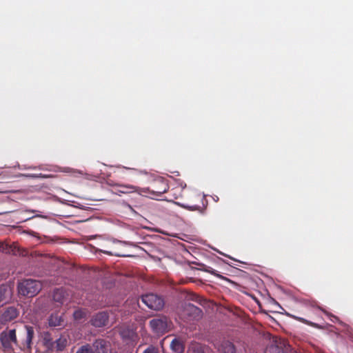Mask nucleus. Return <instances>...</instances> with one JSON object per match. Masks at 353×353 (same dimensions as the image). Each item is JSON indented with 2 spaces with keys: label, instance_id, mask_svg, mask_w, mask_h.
Listing matches in <instances>:
<instances>
[{
  "label": "nucleus",
  "instance_id": "f257e3e1",
  "mask_svg": "<svg viewBox=\"0 0 353 353\" xmlns=\"http://www.w3.org/2000/svg\"><path fill=\"white\" fill-rule=\"evenodd\" d=\"M18 326L8 327L0 333V349L3 353H15L14 346L19 344Z\"/></svg>",
  "mask_w": 353,
  "mask_h": 353
},
{
  "label": "nucleus",
  "instance_id": "f03ea898",
  "mask_svg": "<svg viewBox=\"0 0 353 353\" xmlns=\"http://www.w3.org/2000/svg\"><path fill=\"white\" fill-rule=\"evenodd\" d=\"M17 334L19 341L17 347L21 351L30 352L34 334V327L26 325L18 326Z\"/></svg>",
  "mask_w": 353,
  "mask_h": 353
},
{
  "label": "nucleus",
  "instance_id": "7ed1b4c3",
  "mask_svg": "<svg viewBox=\"0 0 353 353\" xmlns=\"http://www.w3.org/2000/svg\"><path fill=\"white\" fill-rule=\"evenodd\" d=\"M41 289V283L34 279H25L18 285L19 293L29 297L37 295Z\"/></svg>",
  "mask_w": 353,
  "mask_h": 353
},
{
  "label": "nucleus",
  "instance_id": "20e7f679",
  "mask_svg": "<svg viewBox=\"0 0 353 353\" xmlns=\"http://www.w3.org/2000/svg\"><path fill=\"white\" fill-rule=\"evenodd\" d=\"M169 189V185L167 181L162 178L158 177L153 180L151 183L150 186L141 189L142 194L150 193L159 196L165 192H167Z\"/></svg>",
  "mask_w": 353,
  "mask_h": 353
},
{
  "label": "nucleus",
  "instance_id": "39448f33",
  "mask_svg": "<svg viewBox=\"0 0 353 353\" xmlns=\"http://www.w3.org/2000/svg\"><path fill=\"white\" fill-rule=\"evenodd\" d=\"M152 332L157 335H163L169 331V321L166 316H158L150 321Z\"/></svg>",
  "mask_w": 353,
  "mask_h": 353
},
{
  "label": "nucleus",
  "instance_id": "423d86ee",
  "mask_svg": "<svg viewBox=\"0 0 353 353\" xmlns=\"http://www.w3.org/2000/svg\"><path fill=\"white\" fill-rule=\"evenodd\" d=\"M142 302L149 308L154 310H159L164 306L163 299L155 294H148L141 297Z\"/></svg>",
  "mask_w": 353,
  "mask_h": 353
},
{
  "label": "nucleus",
  "instance_id": "0eeeda50",
  "mask_svg": "<svg viewBox=\"0 0 353 353\" xmlns=\"http://www.w3.org/2000/svg\"><path fill=\"white\" fill-rule=\"evenodd\" d=\"M19 314V310L14 307L10 306L6 307L3 311L0 312V325H5L9 322L16 319Z\"/></svg>",
  "mask_w": 353,
  "mask_h": 353
},
{
  "label": "nucleus",
  "instance_id": "6e6552de",
  "mask_svg": "<svg viewBox=\"0 0 353 353\" xmlns=\"http://www.w3.org/2000/svg\"><path fill=\"white\" fill-rule=\"evenodd\" d=\"M203 314L202 310L192 303L185 304L182 315L189 320H196L201 318Z\"/></svg>",
  "mask_w": 353,
  "mask_h": 353
},
{
  "label": "nucleus",
  "instance_id": "1a4fd4ad",
  "mask_svg": "<svg viewBox=\"0 0 353 353\" xmlns=\"http://www.w3.org/2000/svg\"><path fill=\"white\" fill-rule=\"evenodd\" d=\"M108 184L110 185H115L119 188L118 192L122 194H129L132 192H138L140 194H142L141 189L139 187L130 185V184H123V183H112V182H108Z\"/></svg>",
  "mask_w": 353,
  "mask_h": 353
},
{
  "label": "nucleus",
  "instance_id": "9d476101",
  "mask_svg": "<svg viewBox=\"0 0 353 353\" xmlns=\"http://www.w3.org/2000/svg\"><path fill=\"white\" fill-rule=\"evenodd\" d=\"M108 314L105 312H101L96 314L91 319L92 325L97 327L105 326L108 322Z\"/></svg>",
  "mask_w": 353,
  "mask_h": 353
},
{
  "label": "nucleus",
  "instance_id": "9b49d317",
  "mask_svg": "<svg viewBox=\"0 0 353 353\" xmlns=\"http://www.w3.org/2000/svg\"><path fill=\"white\" fill-rule=\"evenodd\" d=\"M0 251H2L3 252H5L6 254H10L13 255L23 254V252L21 251L20 248L16 243H12V244H8L3 242L0 243Z\"/></svg>",
  "mask_w": 353,
  "mask_h": 353
},
{
  "label": "nucleus",
  "instance_id": "f8f14e48",
  "mask_svg": "<svg viewBox=\"0 0 353 353\" xmlns=\"http://www.w3.org/2000/svg\"><path fill=\"white\" fill-rule=\"evenodd\" d=\"M214 345L219 353H236L234 345L229 341H223Z\"/></svg>",
  "mask_w": 353,
  "mask_h": 353
},
{
  "label": "nucleus",
  "instance_id": "ddd939ff",
  "mask_svg": "<svg viewBox=\"0 0 353 353\" xmlns=\"http://www.w3.org/2000/svg\"><path fill=\"white\" fill-rule=\"evenodd\" d=\"M53 301L63 304L66 300L65 299V292L63 288L55 289L53 292L52 295Z\"/></svg>",
  "mask_w": 353,
  "mask_h": 353
},
{
  "label": "nucleus",
  "instance_id": "4468645a",
  "mask_svg": "<svg viewBox=\"0 0 353 353\" xmlns=\"http://www.w3.org/2000/svg\"><path fill=\"white\" fill-rule=\"evenodd\" d=\"M185 186L186 185L173 188L170 190H168V192L174 199H181L183 197V190Z\"/></svg>",
  "mask_w": 353,
  "mask_h": 353
},
{
  "label": "nucleus",
  "instance_id": "2eb2a0df",
  "mask_svg": "<svg viewBox=\"0 0 353 353\" xmlns=\"http://www.w3.org/2000/svg\"><path fill=\"white\" fill-rule=\"evenodd\" d=\"M10 291L6 285L0 286V304H3L10 299Z\"/></svg>",
  "mask_w": 353,
  "mask_h": 353
},
{
  "label": "nucleus",
  "instance_id": "dca6fc26",
  "mask_svg": "<svg viewBox=\"0 0 353 353\" xmlns=\"http://www.w3.org/2000/svg\"><path fill=\"white\" fill-rule=\"evenodd\" d=\"M172 350L176 353H183L184 352V345L183 342L178 339H174L170 344Z\"/></svg>",
  "mask_w": 353,
  "mask_h": 353
},
{
  "label": "nucleus",
  "instance_id": "f3484780",
  "mask_svg": "<svg viewBox=\"0 0 353 353\" xmlns=\"http://www.w3.org/2000/svg\"><path fill=\"white\" fill-rule=\"evenodd\" d=\"M42 343L48 350H54V341H53L50 334L46 333L44 334Z\"/></svg>",
  "mask_w": 353,
  "mask_h": 353
},
{
  "label": "nucleus",
  "instance_id": "a211bd4d",
  "mask_svg": "<svg viewBox=\"0 0 353 353\" xmlns=\"http://www.w3.org/2000/svg\"><path fill=\"white\" fill-rule=\"evenodd\" d=\"M63 319L57 313L52 314L48 319V324L50 326L56 327L61 325Z\"/></svg>",
  "mask_w": 353,
  "mask_h": 353
},
{
  "label": "nucleus",
  "instance_id": "6ab92c4d",
  "mask_svg": "<svg viewBox=\"0 0 353 353\" xmlns=\"http://www.w3.org/2000/svg\"><path fill=\"white\" fill-rule=\"evenodd\" d=\"M190 350L194 353H205L206 347L205 345L198 343V342H192L189 346Z\"/></svg>",
  "mask_w": 353,
  "mask_h": 353
},
{
  "label": "nucleus",
  "instance_id": "aec40b11",
  "mask_svg": "<svg viewBox=\"0 0 353 353\" xmlns=\"http://www.w3.org/2000/svg\"><path fill=\"white\" fill-rule=\"evenodd\" d=\"M68 341L65 337H59L54 341V349L57 351H62L66 347Z\"/></svg>",
  "mask_w": 353,
  "mask_h": 353
},
{
  "label": "nucleus",
  "instance_id": "412c9836",
  "mask_svg": "<svg viewBox=\"0 0 353 353\" xmlns=\"http://www.w3.org/2000/svg\"><path fill=\"white\" fill-rule=\"evenodd\" d=\"M265 353H285L281 347L276 344L268 345Z\"/></svg>",
  "mask_w": 353,
  "mask_h": 353
},
{
  "label": "nucleus",
  "instance_id": "4be33fe9",
  "mask_svg": "<svg viewBox=\"0 0 353 353\" xmlns=\"http://www.w3.org/2000/svg\"><path fill=\"white\" fill-rule=\"evenodd\" d=\"M76 353H94V350L90 344H85L81 346Z\"/></svg>",
  "mask_w": 353,
  "mask_h": 353
},
{
  "label": "nucleus",
  "instance_id": "5701e85b",
  "mask_svg": "<svg viewBox=\"0 0 353 353\" xmlns=\"http://www.w3.org/2000/svg\"><path fill=\"white\" fill-rule=\"evenodd\" d=\"M294 319H296V320H298L299 321L301 322V323H303L305 324H307L308 325H310V326H312L314 327H316V328H319L320 326L315 323H312L311 321H309L302 317H298V316H294Z\"/></svg>",
  "mask_w": 353,
  "mask_h": 353
},
{
  "label": "nucleus",
  "instance_id": "b1692460",
  "mask_svg": "<svg viewBox=\"0 0 353 353\" xmlns=\"http://www.w3.org/2000/svg\"><path fill=\"white\" fill-rule=\"evenodd\" d=\"M181 205L182 207H183L184 208L190 210H192V211L198 210V211H199L201 213H203V211H204V208H201V207H200L199 205H188L181 204Z\"/></svg>",
  "mask_w": 353,
  "mask_h": 353
},
{
  "label": "nucleus",
  "instance_id": "393cba45",
  "mask_svg": "<svg viewBox=\"0 0 353 353\" xmlns=\"http://www.w3.org/2000/svg\"><path fill=\"white\" fill-rule=\"evenodd\" d=\"M85 316V313L82 310H77L74 311V312L73 314V316L75 320H81L83 318H84Z\"/></svg>",
  "mask_w": 353,
  "mask_h": 353
},
{
  "label": "nucleus",
  "instance_id": "a878e982",
  "mask_svg": "<svg viewBox=\"0 0 353 353\" xmlns=\"http://www.w3.org/2000/svg\"><path fill=\"white\" fill-rule=\"evenodd\" d=\"M143 353H159V350L157 347L150 345L146 348Z\"/></svg>",
  "mask_w": 353,
  "mask_h": 353
},
{
  "label": "nucleus",
  "instance_id": "bb28decb",
  "mask_svg": "<svg viewBox=\"0 0 353 353\" xmlns=\"http://www.w3.org/2000/svg\"><path fill=\"white\" fill-rule=\"evenodd\" d=\"M189 299L196 302H199L200 301V300H201V297L196 294H190L189 296Z\"/></svg>",
  "mask_w": 353,
  "mask_h": 353
},
{
  "label": "nucleus",
  "instance_id": "cd10ccee",
  "mask_svg": "<svg viewBox=\"0 0 353 353\" xmlns=\"http://www.w3.org/2000/svg\"><path fill=\"white\" fill-rule=\"evenodd\" d=\"M32 176L33 177H39V178H51V177H53L54 176L52 174H34V175H32Z\"/></svg>",
  "mask_w": 353,
  "mask_h": 353
},
{
  "label": "nucleus",
  "instance_id": "c85d7f7f",
  "mask_svg": "<svg viewBox=\"0 0 353 353\" xmlns=\"http://www.w3.org/2000/svg\"><path fill=\"white\" fill-rule=\"evenodd\" d=\"M327 315L329 316V318H330V320L334 323L335 322H339V319L337 316L333 315V314H328L327 313Z\"/></svg>",
  "mask_w": 353,
  "mask_h": 353
},
{
  "label": "nucleus",
  "instance_id": "c756f323",
  "mask_svg": "<svg viewBox=\"0 0 353 353\" xmlns=\"http://www.w3.org/2000/svg\"><path fill=\"white\" fill-rule=\"evenodd\" d=\"M104 253L108 254V255H112V254L110 252L108 251H103Z\"/></svg>",
  "mask_w": 353,
  "mask_h": 353
}]
</instances>
